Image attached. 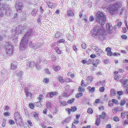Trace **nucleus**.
Returning a JSON list of instances; mask_svg holds the SVG:
<instances>
[{
	"label": "nucleus",
	"instance_id": "obj_1",
	"mask_svg": "<svg viewBox=\"0 0 128 128\" xmlns=\"http://www.w3.org/2000/svg\"><path fill=\"white\" fill-rule=\"evenodd\" d=\"M91 33L94 37H98L101 40L106 39V34L102 26H94L91 30Z\"/></svg>",
	"mask_w": 128,
	"mask_h": 128
},
{
	"label": "nucleus",
	"instance_id": "obj_2",
	"mask_svg": "<svg viewBox=\"0 0 128 128\" xmlns=\"http://www.w3.org/2000/svg\"><path fill=\"white\" fill-rule=\"evenodd\" d=\"M108 2L107 4H104L103 8H107L109 11L110 14L112 15L116 14L117 12L118 9L122 6V2L120 1L117 2L114 4L112 5L110 4V0H106Z\"/></svg>",
	"mask_w": 128,
	"mask_h": 128
},
{
	"label": "nucleus",
	"instance_id": "obj_3",
	"mask_svg": "<svg viewBox=\"0 0 128 128\" xmlns=\"http://www.w3.org/2000/svg\"><path fill=\"white\" fill-rule=\"evenodd\" d=\"M34 30L33 29H30L25 34L20 41V50H22L24 49H25L26 46L27 45L28 39L31 36L34 34Z\"/></svg>",
	"mask_w": 128,
	"mask_h": 128
},
{
	"label": "nucleus",
	"instance_id": "obj_4",
	"mask_svg": "<svg viewBox=\"0 0 128 128\" xmlns=\"http://www.w3.org/2000/svg\"><path fill=\"white\" fill-rule=\"evenodd\" d=\"M12 10L8 6L0 5V16L3 17L4 15H8L11 14Z\"/></svg>",
	"mask_w": 128,
	"mask_h": 128
},
{
	"label": "nucleus",
	"instance_id": "obj_5",
	"mask_svg": "<svg viewBox=\"0 0 128 128\" xmlns=\"http://www.w3.org/2000/svg\"><path fill=\"white\" fill-rule=\"evenodd\" d=\"M96 20L98 23L100 25H104L106 21V18L105 15L102 12H97L96 16Z\"/></svg>",
	"mask_w": 128,
	"mask_h": 128
},
{
	"label": "nucleus",
	"instance_id": "obj_6",
	"mask_svg": "<svg viewBox=\"0 0 128 128\" xmlns=\"http://www.w3.org/2000/svg\"><path fill=\"white\" fill-rule=\"evenodd\" d=\"M24 28L22 26H20L18 27H17L16 30L15 31L14 30L12 31V33L13 34H14V35L12 34V36L13 37H12V38H16V33L18 34H22L24 32Z\"/></svg>",
	"mask_w": 128,
	"mask_h": 128
},
{
	"label": "nucleus",
	"instance_id": "obj_7",
	"mask_svg": "<svg viewBox=\"0 0 128 128\" xmlns=\"http://www.w3.org/2000/svg\"><path fill=\"white\" fill-rule=\"evenodd\" d=\"M7 45H8V47L6 48L7 55L8 56L12 54L13 49L10 43H7Z\"/></svg>",
	"mask_w": 128,
	"mask_h": 128
},
{
	"label": "nucleus",
	"instance_id": "obj_8",
	"mask_svg": "<svg viewBox=\"0 0 128 128\" xmlns=\"http://www.w3.org/2000/svg\"><path fill=\"white\" fill-rule=\"evenodd\" d=\"M15 7L16 11L18 12H20L22 11L24 6L22 5V4L17 2L16 3Z\"/></svg>",
	"mask_w": 128,
	"mask_h": 128
},
{
	"label": "nucleus",
	"instance_id": "obj_9",
	"mask_svg": "<svg viewBox=\"0 0 128 128\" xmlns=\"http://www.w3.org/2000/svg\"><path fill=\"white\" fill-rule=\"evenodd\" d=\"M106 28L109 33H112V32L113 27L110 24L107 23L106 25Z\"/></svg>",
	"mask_w": 128,
	"mask_h": 128
},
{
	"label": "nucleus",
	"instance_id": "obj_10",
	"mask_svg": "<svg viewBox=\"0 0 128 128\" xmlns=\"http://www.w3.org/2000/svg\"><path fill=\"white\" fill-rule=\"evenodd\" d=\"M91 48L96 51V52H98V53L100 54V53H102L103 52L98 47L94 46H92L91 47Z\"/></svg>",
	"mask_w": 128,
	"mask_h": 128
},
{
	"label": "nucleus",
	"instance_id": "obj_11",
	"mask_svg": "<svg viewBox=\"0 0 128 128\" xmlns=\"http://www.w3.org/2000/svg\"><path fill=\"white\" fill-rule=\"evenodd\" d=\"M120 82L123 85V86L124 88H127V86H125L126 85L127 86V84L128 82V79H126L125 80H124L123 79H121L120 80Z\"/></svg>",
	"mask_w": 128,
	"mask_h": 128
},
{
	"label": "nucleus",
	"instance_id": "obj_12",
	"mask_svg": "<svg viewBox=\"0 0 128 128\" xmlns=\"http://www.w3.org/2000/svg\"><path fill=\"white\" fill-rule=\"evenodd\" d=\"M14 115L15 117V119L16 122L18 120H21V118L20 114L18 112H16L14 114Z\"/></svg>",
	"mask_w": 128,
	"mask_h": 128
},
{
	"label": "nucleus",
	"instance_id": "obj_13",
	"mask_svg": "<svg viewBox=\"0 0 128 128\" xmlns=\"http://www.w3.org/2000/svg\"><path fill=\"white\" fill-rule=\"evenodd\" d=\"M46 3L49 8H54L55 6L54 4L51 3L50 1H47Z\"/></svg>",
	"mask_w": 128,
	"mask_h": 128
},
{
	"label": "nucleus",
	"instance_id": "obj_14",
	"mask_svg": "<svg viewBox=\"0 0 128 128\" xmlns=\"http://www.w3.org/2000/svg\"><path fill=\"white\" fill-rule=\"evenodd\" d=\"M27 65L28 66L33 67L35 65V64L33 61H28L27 63Z\"/></svg>",
	"mask_w": 128,
	"mask_h": 128
},
{
	"label": "nucleus",
	"instance_id": "obj_15",
	"mask_svg": "<svg viewBox=\"0 0 128 128\" xmlns=\"http://www.w3.org/2000/svg\"><path fill=\"white\" fill-rule=\"evenodd\" d=\"M67 14L69 16H73L74 15V13L71 10H69L67 12Z\"/></svg>",
	"mask_w": 128,
	"mask_h": 128
},
{
	"label": "nucleus",
	"instance_id": "obj_16",
	"mask_svg": "<svg viewBox=\"0 0 128 128\" xmlns=\"http://www.w3.org/2000/svg\"><path fill=\"white\" fill-rule=\"evenodd\" d=\"M31 114L36 119L38 120L39 118L38 117V114L37 112H32L31 113Z\"/></svg>",
	"mask_w": 128,
	"mask_h": 128
},
{
	"label": "nucleus",
	"instance_id": "obj_17",
	"mask_svg": "<svg viewBox=\"0 0 128 128\" xmlns=\"http://www.w3.org/2000/svg\"><path fill=\"white\" fill-rule=\"evenodd\" d=\"M58 93L56 92H50L49 93L50 95V98H52L55 95H56L58 94Z\"/></svg>",
	"mask_w": 128,
	"mask_h": 128
},
{
	"label": "nucleus",
	"instance_id": "obj_18",
	"mask_svg": "<svg viewBox=\"0 0 128 128\" xmlns=\"http://www.w3.org/2000/svg\"><path fill=\"white\" fill-rule=\"evenodd\" d=\"M95 88L94 87L91 88L90 86H88L87 89L89 90V92H92L94 91Z\"/></svg>",
	"mask_w": 128,
	"mask_h": 128
},
{
	"label": "nucleus",
	"instance_id": "obj_19",
	"mask_svg": "<svg viewBox=\"0 0 128 128\" xmlns=\"http://www.w3.org/2000/svg\"><path fill=\"white\" fill-rule=\"evenodd\" d=\"M41 44L39 43H37L35 44L32 48L34 49H36L40 46Z\"/></svg>",
	"mask_w": 128,
	"mask_h": 128
},
{
	"label": "nucleus",
	"instance_id": "obj_20",
	"mask_svg": "<svg viewBox=\"0 0 128 128\" xmlns=\"http://www.w3.org/2000/svg\"><path fill=\"white\" fill-rule=\"evenodd\" d=\"M126 8H125L123 7L122 8L120 14H126Z\"/></svg>",
	"mask_w": 128,
	"mask_h": 128
},
{
	"label": "nucleus",
	"instance_id": "obj_21",
	"mask_svg": "<svg viewBox=\"0 0 128 128\" xmlns=\"http://www.w3.org/2000/svg\"><path fill=\"white\" fill-rule=\"evenodd\" d=\"M106 116V114L105 113L103 112H102V114L100 115L99 117L100 118L103 119L105 118Z\"/></svg>",
	"mask_w": 128,
	"mask_h": 128
},
{
	"label": "nucleus",
	"instance_id": "obj_22",
	"mask_svg": "<svg viewBox=\"0 0 128 128\" xmlns=\"http://www.w3.org/2000/svg\"><path fill=\"white\" fill-rule=\"evenodd\" d=\"M58 78L59 81L61 83H63L64 82V80L63 78L61 76H58Z\"/></svg>",
	"mask_w": 128,
	"mask_h": 128
},
{
	"label": "nucleus",
	"instance_id": "obj_23",
	"mask_svg": "<svg viewBox=\"0 0 128 128\" xmlns=\"http://www.w3.org/2000/svg\"><path fill=\"white\" fill-rule=\"evenodd\" d=\"M52 104L50 102L48 101L46 102V107L49 108L52 107Z\"/></svg>",
	"mask_w": 128,
	"mask_h": 128
},
{
	"label": "nucleus",
	"instance_id": "obj_24",
	"mask_svg": "<svg viewBox=\"0 0 128 128\" xmlns=\"http://www.w3.org/2000/svg\"><path fill=\"white\" fill-rule=\"evenodd\" d=\"M67 37V38L70 41H72V40L74 38L73 36H72L68 34V35Z\"/></svg>",
	"mask_w": 128,
	"mask_h": 128
},
{
	"label": "nucleus",
	"instance_id": "obj_25",
	"mask_svg": "<svg viewBox=\"0 0 128 128\" xmlns=\"http://www.w3.org/2000/svg\"><path fill=\"white\" fill-rule=\"evenodd\" d=\"M126 113H127L128 112L125 111H123L121 114V117L122 118H124L126 116Z\"/></svg>",
	"mask_w": 128,
	"mask_h": 128
},
{
	"label": "nucleus",
	"instance_id": "obj_26",
	"mask_svg": "<svg viewBox=\"0 0 128 128\" xmlns=\"http://www.w3.org/2000/svg\"><path fill=\"white\" fill-rule=\"evenodd\" d=\"M78 91L80 92H84L85 90L84 88L81 86H79L78 88Z\"/></svg>",
	"mask_w": 128,
	"mask_h": 128
},
{
	"label": "nucleus",
	"instance_id": "obj_27",
	"mask_svg": "<svg viewBox=\"0 0 128 128\" xmlns=\"http://www.w3.org/2000/svg\"><path fill=\"white\" fill-rule=\"evenodd\" d=\"M127 100L126 99H123L122 100L120 103V104L121 106H123L124 104L126 102Z\"/></svg>",
	"mask_w": 128,
	"mask_h": 128
},
{
	"label": "nucleus",
	"instance_id": "obj_28",
	"mask_svg": "<svg viewBox=\"0 0 128 128\" xmlns=\"http://www.w3.org/2000/svg\"><path fill=\"white\" fill-rule=\"evenodd\" d=\"M17 76L19 77H21V79L22 78V71H19L18 72V73L16 74Z\"/></svg>",
	"mask_w": 128,
	"mask_h": 128
},
{
	"label": "nucleus",
	"instance_id": "obj_29",
	"mask_svg": "<svg viewBox=\"0 0 128 128\" xmlns=\"http://www.w3.org/2000/svg\"><path fill=\"white\" fill-rule=\"evenodd\" d=\"M62 34L60 32H56L55 35V37L56 38H58L60 37L61 36H62Z\"/></svg>",
	"mask_w": 128,
	"mask_h": 128
},
{
	"label": "nucleus",
	"instance_id": "obj_30",
	"mask_svg": "<svg viewBox=\"0 0 128 128\" xmlns=\"http://www.w3.org/2000/svg\"><path fill=\"white\" fill-rule=\"evenodd\" d=\"M16 66L13 63H12L11 64V68L12 70H14L16 68Z\"/></svg>",
	"mask_w": 128,
	"mask_h": 128
},
{
	"label": "nucleus",
	"instance_id": "obj_31",
	"mask_svg": "<svg viewBox=\"0 0 128 128\" xmlns=\"http://www.w3.org/2000/svg\"><path fill=\"white\" fill-rule=\"evenodd\" d=\"M83 94L82 93H79L77 94L76 96V97L77 98H78L82 96Z\"/></svg>",
	"mask_w": 128,
	"mask_h": 128
},
{
	"label": "nucleus",
	"instance_id": "obj_32",
	"mask_svg": "<svg viewBox=\"0 0 128 128\" xmlns=\"http://www.w3.org/2000/svg\"><path fill=\"white\" fill-rule=\"evenodd\" d=\"M74 100V98H73L71 99L68 100L67 101L68 104H71L73 103Z\"/></svg>",
	"mask_w": 128,
	"mask_h": 128
},
{
	"label": "nucleus",
	"instance_id": "obj_33",
	"mask_svg": "<svg viewBox=\"0 0 128 128\" xmlns=\"http://www.w3.org/2000/svg\"><path fill=\"white\" fill-rule=\"evenodd\" d=\"M110 94L111 96H114L116 94L115 90L113 89L111 90L110 91Z\"/></svg>",
	"mask_w": 128,
	"mask_h": 128
},
{
	"label": "nucleus",
	"instance_id": "obj_34",
	"mask_svg": "<svg viewBox=\"0 0 128 128\" xmlns=\"http://www.w3.org/2000/svg\"><path fill=\"white\" fill-rule=\"evenodd\" d=\"M35 104L36 105V106H39L41 107L42 106L41 103L40 101L38 102H36Z\"/></svg>",
	"mask_w": 128,
	"mask_h": 128
},
{
	"label": "nucleus",
	"instance_id": "obj_35",
	"mask_svg": "<svg viewBox=\"0 0 128 128\" xmlns=\"http://www.w3.org/2000/svg\"><path fill=\"white\" fill-rule=\"evenodd\" d=\"M62 95L64 97H66L69 96H70V94H69L68 93H66V92H64L62 94Z\"/></svg>",
	"mask_w": 128,
	"mask_h": 128
},
{
	"label": "nucleus",
	"instance_id": "obj_36",
	"mask_svg": "<svg viewBox=\"0 0 128 128\" xmlns=\"http://www.w3.org/2000/svg\"><path fill=\"white\" fill-rule=\"evenodd\" d=\"M29 107L32 109H33L34 108V105L33 104L30 103L29 104Z\"/></svg>",
	"mask_w": 128,
	"mask_h": 128
},
{
	"label": "nucleus",
	"instance_id": "obj_37",
	"mask_svg": "<svg viewBox=\"0 0 128 128\" xmlns=\"http://www.w3.org/2000/svg\"><path fill=\"white\" fill-rule=\"evenodd\" d=\"M100 122V120L98 118H97L96 121V124L97 126H98Z\"/></svg>",
	"mask_w": 128,
	"mask_h": 128
},
{
	"label": "nucleus",
	"instance_id": "obj_38",
	"mask_svg": "<svg viewBox=\"0 0 128 128\" xmlns=\"http://www.w3.org/2000/svg\"><path fill=\"white\" fill-rule=\"evenodd\" d=\"M113 120L116 122H118L119 120V118L116 116H114L113 118Z\"/></svg>",
	"mask_w": 128,
	"mask_h": 128
},
{
	"label": "nucleus",
	"instance_id": "obj_39",
	"mask_svg": "<svg viewBox=\"0 0 128 128\" xmlns=\"http://www.w3.org/2000/svg\"><path fill=\"white\" fill-rule=\"evenodd\" d=\"M60 102L63 106H66L67 104V102L65 101H60Z\"/></svg>",
	"mask_w": 128,
	"mask_h": 128
},
{
	"label": "nucleus",
	"instance_id": "obj_40",
	"mask_svg": "<svg viewBox=\"0 0 128 128\" xmlns=\"http://www.w3.org/2000/svg\"><path fill=\"white\" fill-rule=\"evenodd\" d=\"M44 97L43 96L42 94H40L38 97V98L40 101H42V100L43 99Z\"/></svg>",
	"mask_w": 128,
	"mask_h": 128
},
{
	"label": "nucleus",
	"instance_id": "obj_41",
	"mask_svg": "<svg viewBox=\"0 0 128 128\" xmlns=\"http://www.w3.org/2000/svg\"><path fill=\"white\" fill-rule=\"evenodd\" d=\"M36 67L37 69L39 70L41 69L42 68V66L38 64H36Z\"/></svg>",
	"mask_w": 128,
	"mask_h": 128
},
{
	"label": "nucleus",
	"instance_id": "obj_42",
	"mask_svg": "<svg viewBox=\"0 0 128 128\" xmlns=\"http://www.w3.org/2000/svg\"><path fill=\"white\" fill-rule=\"evenodd\" d=\"M112 111L115 112H117L119 110V108L118 107L114 108L112 110Z\"/></svg>",
	"mask_w": 128,
	"mask_h": 128
},
{
	"label": "nucleus",
	"instance_id": "obj_43",
	"mask_svg": "<svg viewBox=\"0 0 128 128\" xmlns=\"http://www.w3.org/2000/svg\"><path fill=\"white\" fill-rule=\"evenodd\" d=\"M84 82V80H82L81 82V86L83 87H85L86 86Z\"/></svg>",
	"mask_w": 128,
	"mask_h": 128
},
{
	"label": "nucleus",
	"instance_id": "obj_44",
	"mask_svg": "<svg viewBox=\"0 0 128 128\" xmlns=\"http://www.w3.org/2000/svg\"><path fill=\"white\" fill-rule=\"evenodd\" d=\"M37 12V10L36 9H34L32 12V14L34 16L36 14Z\"/></svg>",
	"mask_w": 128,
	"mask_h": 128
},
{
	"label": "nucleus",
	"instance_id": "obj_45",
	"mask_svg": "<svg viewBox=\"0 0 128 128\" xmlns=\"http://www.w3.org/2000/svg\"><path fill=\"white\" fill-rule=\"evenodd\" d=\"M25 92L26 93V91H25ZM26 95L28 96L31 97L32 96V94L30 92H28L26 93Z\"/></svg>",
	"mask_w": 128,
	"mask_h": 128
},
{
	"label": "nucleus",
	"instance_id": "obj_46",
	"mask_svg": "<svg viewBox=\"0 0 128 128\" xmlns=\"http://www.w3.org/2000/svg\"><path fill=\"white\" fill-rule=\"evenodd\" d=\"M121 76L120 75H118L114 77V79L116 80H118L120 78Z\"/></svg>",
	"mask_w": 128,
	"mask_h": 128
},
{
	"label": "nucleus",
	"instance_id": "obj_47",
	"mask_svg": "<svg viewBox=\"0 0 128 128\" xmlns=\"http://www.w3.org/2000/svg\"><path fill=\"white\" fill-rule=\"evenodd\" d=\"M71 108V111H72L73 112L76 111L77 110V108L76 107L74 106L72 107Z\"/></svg>",
	"mask_w": 128,
	"mask_h": 128
},
{
	"label": "nucleus",
	"instance_id": "obj_48",
	"mask_svg": "<svg viewBox=\"0 0 128 128\" xmlns=\"http://www.w3.org/2000/svg\"><path fill=\"white\" fill-rule=\"evenodd\" d=\"M87 112L88 113L92 114L93 112V110L91 108H88V110Z\"/></svg>",
	"mask_w": 128,
	"mask_h": 128
},
{
	"label": "nucleus",
	"instance_id": "obj_49",
	"mask_svg": "<svg viewBox=\"0 0 128 128\" xmlns=\"http://www.w3.org/2000/svg\"><path fill=\"white\" fill-rule=\"evenodd\" d=\"M82 49H85L86 48V44L84 43H83L82 44Z\"/></svg>",
	"mask_w": 128,
	"mask_h": 128
},
{
	"label": "nucleus",
	"instance_id": "obj_50",
	"mask_svg": "<svg viewBox=\"0 0 128 128\" xmlns=\"http://www.w3.org/2000/svg\"><path fill=\"white\" fill-rule=\"evenodd\" d=\"M49 81V79L44 78L43 80V82L46 83H48Z\"/></svg>",
	"mask_w": 128,
	"mask_h": 128
},
{
	"label": "nucleus",
	"instance_id": "obj_51",
	"mask_svg": "<svg viewBox=\"0 0 128 128\" xmlns=\"http://www.w3.org/2000/svg\"><path fill=\"white\" fill-rule=\"evenodd\" d=\"M60 67L59 66H57L55 67L54 70L56 71H58L59 70H60Z\"/></svg>",
	"mask_w": 128,
	"mask_h": 128
},
{
	"label": "nucleus",
	"instance_id": "obj_52",
	"mask_svg": "<svg viewBox=\"0 0 128 128\" xmlns=\"http://www.w3.org/2000/svg\"><path fill=\"white\" fill-rule=\"evenodd\" d=\"M104 90V87H100L99 88V90L100 92H103Z\"/></svg>",
	"mask_w": 128,
	"mask_h": 128
},
{
	"label": "nucleus",
	"instance_id": "obj_53",
	"mask_svg": "<svg viewBox=\"0 0 128 128\" xmlns=\"http://www.w3.org/2000/svg\"><path fill=\"white\" fill-rule=\"evenodd\" d=\"M112 101L115 104H117L118 103V101L115 99H112Z\"/></svg>",
	"mask_w": 128,
	"mask_h": 128
},
{
	"label": "nucleus",
	"instance_id": "obj_54",
	"mask_svg": "<svg viewBox=\"0 0 128 128\" xmlns=\"http://www.w3.org/2000/svg\"><path fill=\"white\" fill-rule=\"evenodd\" d=\"M112 52H111V51L108 52L107 54V55L109 56H112Z\"/></svg>",
	"mask_w": 128,
	"mask_h": 128
},
{
	"label": "nucleus",
	"instance_id": "obj_55",
	"mask_svg": "<svg viewBox=\"0 0 128 128\" xmlns=\"http://www.w3.org/2000/svg\"><path fill=\"white\" fill-rule=\"evenodd\" d=\"M94 19V18L92 16H91L90 17L89 20L90 22L93 21Z\"/></svg>",
	"mask_w": 128,
	"mask_h": 128
},
{
	"label": "nucleus",
	"instance_id": "obj_56",
	"mask_svg": "<svg viewBox=\"0 0 128 128\" xmlns=\"http://www.w3.org/2000/svg\"><path fill=\"white\" fill-rule=\"evenodd\" d=\"M70 118H67L66 119L64 120V122H68L70 120Z\"/></svg>",
	"mask_w": 128,
	"mask_h": 128
},
{
	"label": "nucleus",
	"instance_id": "obj_57",
	"mask_svg": "<svg viewBox=\"0 0 128 128\" xmlns=\"http://www.w3.org/2000/svg\"><path fill=\"white\" fill-rule=\"evenodd\" d=\"M65 42V40L63 39L60 40L58 41V42L60 43H64Z\"/></svg>",
	"mask_w": 128,
	"mask_h": 128
},
{
	"label": "nucleus",
	"instance_id": "obj_58",
	"mask_svg": "<svg viewBox=\"0 0 128 128\" xmlns=\"http://www.w3.org/2000/svg\"><path fill=\"white\" fill-rule=\"evenodd\" d=\"M78 122L79 121H78V120L76 119V120H74L73 124L75 125H77Z\"/></svg>",
	"mask_w": 128,
	"mask_h": 128
},
{
	"label": "nucleus",
	"instance_id": "obj_59",
	"mask_svg": "<svg viewBox=\"0 0 128 128\" xmlns=\"http://www.w3.org/2000/svg\"><path fill=\"white\" fill-rule=\"evenodd\" d=\"M10 124H14V122L13 120H10L9 121Z\"/></svg>",
	"mask_w": 128,
	"mask_h": 128
},
{
	"label": "nucleus",
	"instance_id": "obj_60",
	"mask_svg": "<svg viewBox=\"0 0 128 128\" xmlns=\"http://www.w3.org/2000/svg\"><path fill=\"white\" fill-rule=\"evenodd\" d=\"M117 94L119 95H121L122 94L123 92L122 91H119L118 92Z\"/></svg>",
	"mask_w": 128,
	"mask_h": 128
},
{
	"label": "nucleus",
	"instance_id": "obj_61",
	"mask_svg": "<svg viewBox=\"0 0 128 128\" xmlns=\"http://www.w3.org/2000/svg\"><path fill=\"white\" fill-rule=\"evenodd\" d=\"M66 110L68 112L69 114H70V112L71 111V109H70L68 108H66Z\"/></svg>",
	"mask_w": 128,
	"mask_h": 128
},
{
	"label": "nucleus",
	"instance_id": "obj_62",
	"mask_svg": "<svg viewBox=\"0 0 128 128\" xmlns=\"http://www.w3.org/2000/svg\"><path fill=\"white\" fill-rule=\"evenodd\" d=\"M27 122L28 123V124H29L30 126H32V124L31 121L29 120H27Z\"/></svg>",
	"mask_w": 128,
	"mask_h": 128
},
{
	"label": "nucleus",
	"instance_id": "obj_63",
	"mask_svg": "<svg viewBox=\"0 0 128 128\" xmlns=\"http://www.w3.org/2000/svg\"><path fill=\"white\" fill-rule=\"evenodd\" d=\"M111 50V48L110 47H108L106 48V51L107 52L110 51Z\"/></svg>",
	"mask_w": 128,
	"mask_h": 128
},
{
	"label": "nucleus",
	"instance_id": "obj_64",
	"mask_svg": "<svg viewBox=\"0 0 128 128\" xmlns=\"http://www.w3.org/2000/svg\"><path fill=\"white\" fill-rule=\"evenodd\" d=\"M72 48L75 51H77V48H76L75 45H73L72 46Z\"/></svg>",
	"mask_w": 128,
	"mask_h": 128
}]
</instances>
